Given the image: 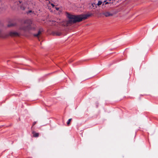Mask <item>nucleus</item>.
Masks as SVG:
<instances>
[{"mask_svg":"<svg viewBox=\"0 0 158 158\" xmlns=\"http://www.w3.org/2000/svg\"><path fill=\"white\" fill-rule=\"evenodd\" d=\"M20 35V33L19 32L15 31H10L9 33V35L12 36H19Z\"/></svg>","mask_w":158,"mask_h":158,"instance_id":"4","label":"nucleus"},{"mask_svg":"<svg viewBox=\"0 0 158 158\" xmlns=\"http://www.w3.org/2000/svg\"><path fill=\"white\" fill-rule=\"evenodd\" d=\"M25 24L21 26L19 29L25 31H34L36 28V26L32 21L30 20H26L25 22Z\"/></svg>","mask_w":158,"mask_h":158,"instance_id":"2","label":"nucleus"},{"mask_svg":"<svg viewBox=\"0 0 158 158\" xmlns=\"http://www.w3.org/2000/svg\"><path fill=\"white\" fill-rule=\"evenodd\" d=\"M36 123V122H34V123H33V126L35 125V124Z\"/></svg>","mask_w":158,"mask_h":158,"instance_id":"15","label":"nucleus"},{"mask_svg":"<svg viewBox=\"0 0 158 158\" xmlns=\"http://www.w3.org/2000/svg\"><path fill=\"white\" fill-rule=\"evenodd\" d=\"M71 119H72L71 118H70V119H69L68 121L67 122V124L68 125H69L70 124V121H71Z\"/></svg>","mask_w":158,"mask_h":158,"instance_id":"12","label":"nucleus"},{"mask_svg":"<svg viewBox=\"0 0 158 158\" xmlns=\"http://www.w3.org/2000/svg\"><path fill=\"white\" fill-rule=\"evenodd\" d=\"M15 4L20 6L21 9L22 10H24L31 9L30 6L28 5V4L25 2L17 1L15 2Z\"/></svg>","mask_w":158,"mask_h":158,"instance_id":"3","label":"nucleus"},{"mask_svg":"<svg viewBox=\"0 0 158 158\" xmlns=\"http://www.w3.org/2000/svg\"><path fill=\"white\" fill-rule=\"evenodd\" d=\"M108 3V2H106L105 3V4H107V3Z\"/></svg>","mask_w":158,"mask_h":158,"instance_id":"17","label":"nucleus"},{"mask_svg":"<svg viewBox=\"0 0 158 158\" xmlns=\"http://www.w3.org/2000/svg\"><path fill=\"white\" fill-rule=\"evenodd\" d=\"M91 14L81 15H68V17L69 19L67 23L69 24L79 22L83 20L86 19L89 16H91Z\"/></svg>","mask_w":158,"mask_h":158,"instance_id":"1","label":"nucleus"},{"mask_svg":"<svg viewBox=\"0 0 158 158\" xmlns=\"http://www.w3.org/2000/svg\"><path fill=\"white\" fill-rule=\"evenodd\" d=\"M102 4V2L101 1H99L97 4V5L99 6L100 5Z\"/></svg>","mask_w":158,"mask_h":158,"instance_id":"10","label":"nucleus"},{"mask_svg":"<svg viewBox=\"0 0 158 158\" xmlns=\"http://www.w3.org/2000/svg\"><path fill=\"white\" fill-rule=\"evenodd\" d=\"M61 33L60 32H56L55 33V35L57 36H60L61 35Z\"/></svg>","mask_w":158,"mask_h":158,"instance_id":"9","label":"nucleus"},{"mask_svg":"<svg viewBox=\"0 0 158 158\" xmlns=\"http://www.w3.org/2000/svg\"><path fill=\"white\" fill-rule=\"evenodd\" d=\"M42 31H43V30L42 29L40 30L39 31H38V32L37 34H35L34 35V36H35V37H38V36L41 34Z\"/></svg>","mask_w":158,"mask_h":158,"instance_id":"5","label":"nucleus"},{"mask_svg":"<svg viewBox=\"0 0 158 158\" xmlns=\"http://www.w3.org/2000/svg\"><path fill=\"white\" fill-rule=\"evenodd\" d=\"M102 14L106 17H108L112 15V14L110 13L109 12H106L103 13Z\"/></svg>","mask_w":158,"mask_h":158,"instance_id":"6","label":"nucleus"},{"mask_svg":"<svg viewBox=\"0 0 158 158\" xmlns=\"http://www.w3.org/2000/svg\"><path fill=\"white\" fill-rule=\"evenodd\" d=\"M55 8H56V10H58L59 9V8H57V7H55Z\"/></svg>","mask_w":158,"mask_h":158,"instance_id":"14","label":"nucleus"},{"mask_svg":"<svg viewBox=\"0 0 158 158\" xmlns=\"http://www.w3.org/2000/svg\"><path fill=\"white\" fill-rule=\"evenodd\" d=\"M51 5L53 7H54L55 5L53 4L52 3Z\"/></svg>","mask_w":158,"mask_h":158,"instance_id":"16","label":"nucleus"},{"mask_svg":"<svg viewBox=\"0 0 158 158\" xmlns=\"http://www.w3.org/2000/svg\"><path fill=\"white\" fill-rule=\"evenodd\" d=\"M32 133L33 135V136L34 137H38L39 136V133H36L34 131H33L32 132Z\"/></svg>","mask_w":158,"mask_h":158,"instance_id":"7","label":"nucleus"},{"mask_svg":"<svg viewBox=\"0 0 158 158\" xmlns=\"http://www.w3.org/2000/svg\"><path fill=\"white\" fill-rule=\"evenodd\" d=\"M91 4H92V6L93 7L94 9H95V8L97 7V6H96L97 4L95 5L94 3H92Z\"/></svg>","mask_w":158,"mask_h":158,"instance_id":"8","label":"nucleus"},{"mask_svg":"<svg viewBox=\"0 0 158 158\" xmlns=\"http://www.w3.org/2000/svg\"><path fill=\"white\" fill-rule=\"evenodd\" d=\"M26 12L27 14H28L31 13H32V10H28V11H27Z\"/></svg>","mask_w":158,"mask_h":158,"instance_id":"11","label":"nucleus"},{"mask_svg":"<svg viewBox=\"0 0 158 158\" xmlns=\"http://www.w3.org/2000/svg\"><path fill=\"white\" fill-rule=\"evenodd\" d=\"M14 25H15L14 24H13L11 23V24H8V27H10V26H13Z\"/></svg>","mask_w":158,"mask_h":158,"instance_id":"13","label":"nucleus"}]
</instances>
